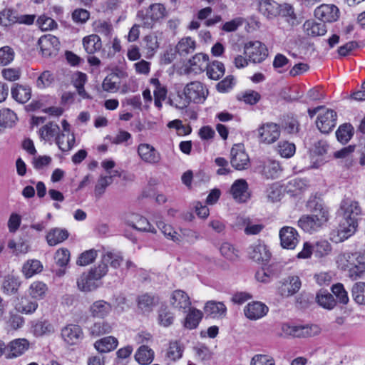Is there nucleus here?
<instances>
[{
  "label": "nucleus",
  "mask_w": 365,
  "mask_h": 365,
  "mask_svg": "<svg viewBox=\"0 0 365 365\" xmlns=\"http://www.w3.org/2000/svg\"><path fill=\"white\" fill-rule=\"evenodd\" d=\"M230 193L237 202H246L250 196L246 180L244 179L235 180L231 187Z\"/></svg>",
  "instance_id": "obj_20"
},
{
  "label": "nucleus",
  "mask_w": 365,
  "mask_h": 365,
  "mask_svg": "<svg viewBox=\"0 0 365 365\" xmlns=\"http://www.w3.org/2000/svg\"><path fill=\"white\" fill-rule=\"evenodd\" d=\"M354 134V128L349 123H344L339 127L336 131L337 140L341 143H346Z\"/></svg>",
  "instance_id": "obj_47"
},
{
  "label": "nucleus",
  "mask_w": 365,
  "mask_h": 365,
  "mask_svg": "<svg viewBox=\"0 0 365 365\" xmlns=\"http://www.w3.org/2000/svg\"><path fill=\"white\" fill-rule=\"evenodd\" d=\"M143 47L147 50V53L153 55L159 47L158 38L154 34H149L143 38Z\"/></svg>",
  "instance_id": "obj_61"
},
{
  "label": "nucleus",
  "mask_w": 365,
  "mask_h": 365,
  "mask_svg": "<svg viewBox=\"0 0 365 365\" xmlns=\"http://www.w3.org/2000/svg\"><path fill=\"white\" fill-rule=\"evenodd\" d=\"M250 365H275V361L269 355L256 354L252 358Z\"/></svg>",
  "instance_id": "obj_64"
},
{
  "label": "nucleus",
  "mask_w": 365,
  "mask_h": 365,
  "mask_svg": "<svg viewBox=\"0 0 365 365\" xmlns=\"http://www.w3.org/2000/svg\"><path fill=\"white\" fill-rule=\"evenodd\" d=\"M220 252L224 257L229 260L234 261L238 258V251L228 242H223L221 245Z\"/></svg>",
  "instance_id": "obj_55"
},
{
  "label": "nucleus",
  "mask_w": 365,
  "mask_h": 365,
  "mask_svg": "<svg viewBox=\"0 0 365 365\" xmlns=\"http://www.w3.org/2000/svg\"><path fill=\"white\" fill-rule=\"evenodd\" d=\"M158 227L161 232L168 239L173 242H179V235L174 230L172 226L165 224L163 222H158L157 223Z\"/></svg>",
  "instance_id": "obj_58"
},
{
  "label": "nucleus",
  "mask_w": 365,
  "mask_h": 365,
  "mask_svg": "<svg viewBox=\"0 0 365 365\" xmlns=\"http://www.w3.org/2000/svg\"><path fill=\"white\" fill-rule=\"evenodd\" d=\"M60 128L56 123H48L39 130L41 138L45 140H51L53 138L59 135Z\"/></svg>",
  "instance_id": "obj_46"
},
{
  "label": "nucleus",
  "mask_w": 365,
  "mask_h": 365,
  "mask_svg": "<svg viewBox=\"0 0 365 365\" xmlns=\"http://www.w3.org/2000/svg\"><path fill=\"white\" fill-rule=\"evenodd\" d=\"M304 29L307 36L316 37L323 36L327 33L326 25L323 22L307 21L304 24Z\"/></svg>",
  "instance_id": "obj_32"
},
{
  "label": "nucleus",
  "mask_w": 365,
  "mask_h": 365,
  "mask_svg": "<svg viewBox=\"0 0 365 365\" xmlns=\"http://www.w3.org/2000/svg\"><path fill=\"white\" fill-rule=\"evenodd\" d=\"M68 236L69 233L66 229L55 227L48 232L46 240L49 246H55L66 240Z\"/></svg>",
  "instance_id": "obj_28"
},
{
  "label": "nucleus",
  "mask_w": 365,
  "mask_h": 365,
  "mask_svg": "<svg viewBox=\"0 0 365 365\" xmlns=\"http://www.w3.org/2000/svg\"><path fill=\"white\" fill-rule=\"evenodd\" d=\"M17 120L16 113L9 108L0 110V126L11 127Z\"/></svg>",
  "instance_id": "obj_51"
},
{
  "label": "nucleus",
  "mask_w": 365,
  "mask_h": 365,
  "mask_svg": "<svg viewBox=\"0 0 365 365\" xmlns=\"http://www.w3.org/2000/svg\"><path fill=\"white\" fill-rule=\"evenodd\" d=\"M268 307L259 302L249 303L244 309L246 317L251 320H257L267 314Z\"/></svg>",
  "instance_id": "obj_22"
},
{
  "label": "nucleus",
  "mask_w": 365,
  "mask_h": 365,
  "mask_svg": "<svg viewBox=\"0 0 365 365\" xmlns=\"http://www.w3.org/2000/svg\"><path fill=\"white\" fill-rule=\"evenodd\" d=\"M108 271V267L103 262L102 259L96 267H94L88 271L92 275L94 279H97L101 282V279L105 277Z\"/></svg>",
  "instance_id": "obj_60"
},
{
  "label": "nucleus",
  "mask_w": 365,
  "mask_h": 365,
  "mask_svg": "<svg viewBox=\"0 0 365 365\" xmlns=\"http://www.w3.org/2000/svg\"><path fill=\"white\" fill-rule=\"evenodd\" d=\"M308 184L304 179L294 178L289 180L287 185L286 189L287 192L293 196H297L307 190Z\"/></svg>",
  "instance_id": "obj_40"
},
{
  "label": "nucleus",
  "mask_w": 365,
  "mask_h": 365,
  "mask_svg": "<svg viewBox=\"0 0 365 365\" xmlns=\"http://www.w3.org/2000/svg\"><path fill=\"white\" fill-rule=\"evenodd\" d=\"M339 214L342 219L340 221L338 236L341 240H346L355 233L362 210L357 201L347 198L341 201Z\"/></svg>",
  "instance_id": "obj_1"
},
{
  "label": "nucleus",
  "mask_w": 365,
  "mask_h": 365,
  "mask_svg": "<svg viewBox=\"0 0 365 365\" xmlns=\"http://www.w3.org/2000/svg\"><path fill=\"white\" fill-rule=\"evenodd\" d=\"M31 328L36 336H43L54 331L53 325L48 321H38L32 324Z\"/></svg>",
  "instance_id": "obj_50"
},
{
  "label": "nucleus",
  "mask_w": 365,
  "mask_h": 365,
  "mask_svg": "<svg viewBox=\"0 0 365 365\" xmlns=\"http://www.w3.org/2000/svg\"><path fill=\"white\" fill-rule=\"evenodd\" d=\"M282 127L284 132L289 135H296L299 130V123L294 117H287L284 119Z\"/></svg>",
  "instance_id": "obj_53"
},
{
  "label": "nucleus",
  "mask_w": 365,
  "mask_h": 365,
  "mask_svg": "<svg viewBox=\"0 0 365 365\" xmlns=\"http://www.w3.org/2000/svg\"><path fill=\"white\" fill-rule=\"evenodd\" d=\"M280 133L279 125L274 123H264L258 128L259 141L267 144H272L277 141Z\"/></svg>",
  "instance_id": "obj_9"
},
{
  "label": "nucleus",
  "mask_w": 365,
  "mask_h": 365,
  "mask_svg": "<svg viewBox=\"0 0 365 365\" xmlns=\"http://www.w3.org/2000/svg\"><path fill=\"white\" fill-rule=\"evenodd\" d=\"M118 344L117 339L109 336L103 337L94 344L96 350L100 353H107L114 350Z\"/></svg>",
  "instance_id": "obj_31"
},
{
  "label": "nucleus",
  "mask_w": 365,
  "mask_h": 365,
  "mask_svg": "<svg viewBox=\"0 0 365 365\" xmlns=\"http://www.w3.org/2000/svg\"><path fill=\"white\" fill-rule=\"evenodd\" d=\"M245 53L253 63H261L268 56L266 46L259 41H250L245 44Z\"/></svg>",
  "instance_id": "obj_6"
},
{
  "label": "nucleus",
  "mask_w": 365,
  "mask_h": 365,
  "mask_svg": "<svg viewBox=\"0 0 365 365\" xmlns=\"http://www.w3.org/2000/svg\"><path fill=\"white\" fill-rule=\"evenodd\" d=\"M257 169L265 178L271 179L278 178L282 172L279 162L272 159L259 160Z\"/></svg>",
  "instance_id": "obj_15"
},
{
  "label": "nucleus",
  "mask_w": 365,
  "mask_h": 365,
  "mask_svg": "<svg viewBox=\"0 0 365 365\" xmlns=\"http://www.w3.org/2000/svg\"><path fill=\"white\" fill-rule=\"evenodd\" d=\"M277 151L282 158H289L295 153L296 147L292 143L281 141L277 145Z\"/></svg>",
  "instance_id": "obj_52"
},
{
  "label": "nucleus",
  "mask_w": 365,
  "mask_h": 365,
  "mask_svg": "<svg viewBox=\"0 0 365 365\" xmlns=\"http://www.w3.org/2000/svg\"><path fill=\"white\" fill-rule=\"evenodd\" d=\"M307 206L309 210L311 212L310 215L314 217H320L321 216H324V218H325V223L328 221V209L319 199L314 197L309 200Z\"/></svg>",
  "instance_id": "obj_26"
},
{
  "label": "nucleus",
  "mask_w": 365,
  "mask_h": 365,
  "mask_svg": "<svg viewBox=\"0 0 365 365\" xmlns=\"http://www.w3.org/2000/svg\"><path fill=\"white\" fill-rule=\"evenodd\" d=\"M75 136L73 133H61L56 136V143L59 149L63 152L71 150L75 144Z\"/></svg>",
  "instance_id": "obj_37"
},
{
  "label": "nucleus",
  "mask_w": 365,
  "mask_h": 365,
  "mask_svg": "<svg viewBox=\"0 0 365 365\" xmlns=\"http://www.w3.org/2000/svg\"><path fill=\"white\" fill-rule=\"evenodd\" d=\"M112 176H101L95 187V195L101 197L105 192L106 188L112 183Z\"/></svg>",
  "instance_id": "obj_63"
},
{
  "label": "nucleus",
  "mask_w": 365,
  "mask_h": 365,
  "mask_svg": "<svg viewBox=\"0 0 365 365\" xmlns=\"http://www.w3.org/2000/svg\"><path fill=\"white\" fill-rule=\"evenodd\" d=\"M279 4L273 0H259L258 10L267 19H273L278 16Z\"/></svg>",
  "instance_id": "obj_27"
},
{
  "label": "nucleus",
  "mask_w": 365,
  "mask_h": 365,
  "mask_svg": "<svg viewBox=\"0 0 365 365\" xmlns=\"http://www.w3.org/2000/svg\"><path fill=\"white\" fill-rule=\"evenodd\" d=\"M226 307L222 302L210 301L206 303L205 312L212 318H219L225 316Z\"/></svg>",
  "instance_id": "obj_35"
},
{
  "label": "nucleus",
  "mask_w": 365,
  "mask_h": 365,
  "mask_svg": "<svg viewBox=\"0 0 365 365\" xmlns=\"http://www.w3.org/2000/svg\"><path fill=\"white\" fill-rule=\"evenodd\" d=\"M182 347L178 341H172L170 343L169 348L167 351V356L171 361H176L182 357Z\"/></svg>",
  "instance_id": "obj_59"
},
{
  "label": "nucleus",
  "mask_w": 365,
  "mask_h": 365,
  "mask_svg": "<svg viewBox=\"0 0 365 365\" xmlns=\"http://www.w3.org/2000/svg\"><path fill=\"white\" fill-rule=\"evenodd\" d=\"M53 81L54 77L51 71H45L38 77L36 86L40 89H43L50 86Z\"/></svg>",
  "instance_id": "obj_62"
},
{
  "label": "nucleus",
  "mask_w": 365,
  "mask_h": 365,
  "mask_svg": "<svg viewBox=\"0 0 365 365\" xmlns=\"http://www.w3.org/2000/svg\"><path fill=\"white\" fill-rule=\"evenodd\" d=\"M112 330L113 324L108 321H99L95 322L89 329L90 334L95 336L109 334Z\"/></svg>",
  "instance_id": "obj_44"
},
{
  "label": "nucleus",
  "mask_w": 365,
  "mask_h": 365,
  "mask_svg": "<svg viewBox=\"0 0 365 365\" xmlns=\"http://www.w3.org/2000/svg\"><path fill=\"white\" fill-rule=\"evenodd\" d=\"M83 44L86 51L89 54L99 51L102 46L100 37L96 34L85 37L83 40Z\"/></svg>",
  "instance_id": "obj_43"
},
{
  "label": "nucleus",
  "mask_w": 365,
  "mask_h": 365,
  "mask_svg": "<svg viewBox=\"0 0 365 365\" xmlns=\"http://www.w3.org/2000/svg\"><path fill=\"white\" fill-rule=\"evenodd\" d=\"M299 235L292 227H284L279 231L281 245L285 249H294L299 242Z\"/></svg>",
  "instance_id": "obj_17"
},
{
  "label": "nucleus",
  "mask_w": 365,
  "mask_h": 365,
  "mask_svg": "<svg viewBox=\"0 0 365 365\" xmlns=\"http://www.w3.org/2000/svg\"><path fill=\"white\" fill-rule=\"evenodd\" d=\"M101 285L97 279L93 278V275L89 272H83L77 279V287L82 292H92Z\"/></svg>",
  "instance_id": "obj_24"
},
{
  "label": "nucleus",
  "mask_w": 365,
  "mask_h": 365,
  "mask_svg": "<svg viewBox=\"0 0 365 365\" xmlns=\"http://www.w3.org/2000/svg\"><path fill=\"white\" fill-rule=\"evenodd\" d=\"M63 339L70 345L77 344L83 337V333L78 325L69 324L61 330Z\"/></svg>",
  "instance_id": "obj_19"
},
{
  "label": "nucleus",
  "mask_w": 365,
  "mask_h": 365,
  "mask_svg": "<svg viewBox=\"0 0 365 365\" xmlns=\"http://www.w3.org/2000/svg\"><path fill=\"white\" fill-rule=\"evenodd\" d=\"M184 101L180 104H176V108L183 109L193 102L195 103H203L208 94V90L200 81H192L186 85L184 88Z\"/></svg>",
  "instance_id": "obj_3"
},
{
  "label": "nucleus",
  "mask_w": 365,
  "mask_h": 365,
  "mask_svg": "<svg viewBox=\"0 0 365 365\" xmlns=\"http://www.w3.org/2000/svg\"><path fill=\"white\" fill-rule=\"evenodd\" d=\"M98 252L94 249H91L82 252L77 261L76 264L79 266H86L91 264L97 257Z\"/></svg>",
  "instance_id": "obj_54"
},
{
  "label": "nucleus",
  "mask_w": 365,
  "mask_h": 365,
  "mask_svg": "<svg viewBox=\"0 0 365 365\" xmlns=\"http://www.w3.org/2000/svg\"><path fill=\"white\" fill-rule=\"evenodd\" d=\"M29 348V343L24 339H19L10 342L5 350L6 358H14L21 355Z\"/></svg>",
  "instance_id": "obj_25"
},
{
  "label": "nucleus",
  "mask_w": 365,
  "mask_h": 365,
  "mask_svg": "<svg viewBox=\"0 0 365 365\" xmlns=\"http://www.w3.org/2000/svg\"><path fill=\"white\" fill-rule=\"evenodd\" d=\"M248 255L250 259L262 264L267 263L271 258L269 250L261 241H257L249 247Z\"/></svg>",
  "instance_id": "obj_10"
},
{
  "label": "nucleus",
  "mask_w": 365,
  "mask_h": 365,
  "mask_svg": "<svg viewBox=\"0 0 365 365\" xmlns=\"http://www.w3.org/2000/svg\"><path fill=\"white\" fill-rule=\"evenodd\" d=\"M206 69L207 76L213 80H218L225 73L224 64L217 61L208 64Z\"/></svg>",
  "instance_id": "obj_48"
},
{
  "label": "nucleus",
  "mask_w": 365,
  "mask_h": 365,
  "mask_svg": "<svg viewBox=\"0 0 365 365\" xmlns=\"http://www.w3.org/2000/svg\"><path fill=\"white\" fill-rule=\"evenodd\" d=\"M167 16L168 11L165 6L160 3L150 4L145 14L143 11L138 13V17L141 21V26L147 29H152L156 22L167 17Z\"/></svg>",
  "instance_id": "obj_4"
},
{
  "label": "nucleus",
  "mask_w": 365,
  "mask_h": 365,
  "mask_svg": "<svg viewBox=\"0 0 365 365\" xmlns=\"http://www.w3.org/2000/svg\"><path fill=\"white\" fill-rule=\"evenodd\" d=\"M208 56L202 53L195 55L188 61L190 69L195 72L204 71L208 66Z\"/></svg>",
  "instance_id": "obj_36"
},
{
  "label": "nucleus",
  "mask_w": 365,
  "mask_h": 365,
  "mask_svg": "<svg viewBox=\"0 0 365 365\" xmlns=\"http://www.w3.org/2000/svg\"><path fill=\"white\" fill-rule=\"evenodd\" d=\"M21 284V281L19 277L13 275H7L2 282L1 289L4 293L8 295L16 294Z\"/></svg>",
  "instance_id": "obj_29"
},
{
  "label": "nucleus",
  "mask_w": 365,
  "mask_h": 365,
  "mask_svg": "<svg viewBox=\"0 0 365 365\" xmlns=\"http://www.w3.org/2000/svg\"><path fill=\"white\" fill-rule=\"evenodd\" d=\"M135 360L141 365H148L150 364L154 359V352L147 346L139 347L135 354Z\"/></svg>",
  "instance_id": "obj_38"
},
{
  "label": "nucleus",
  "mask_w": 365,
  "mask_h": 365,
  "mask_svg": "<svg viewBox=\"0 0 365 365\" xmlns=\"http://www.w3.org/2000/svg\"><path fill=\"white\" fill-rule=\"evenodd\" d=\"M12 98L21 103H26L31 98V88L29 87L14 84L11 88Z\"/></svg>",
  "instance_id": "obj_33"
},
{
  "label": "nucleus",
  "mask_w": 365,
  "mask_h": 365,
  "mask_svg": "<svg viewBox=\"0 0 365 365\" xmlns=\"http://www.w3.org/2000/svg\"><path fill=\"white\" fill-rule=\"evenodd\" d=\"M324 224V216L314 217L312 215H304L298 220V226L304 232L310 234L317 232Z\"/></svg>",
  "instance_id": "obj_11"
},
{
  "label": "nucleus",
  "mask_w": 365,
  "mask_h": 365,
  "mask_svg": "<svg viewBox=\"0 0 365 365\" xmlns=\"http://www.w3.org/2000/svg\"><path fill=\"white\" fill-rule=\"evenodd\" d=\"M338 267L353 281L365 277V257L359 252H344L336 259Z\"/></svg>",
  "instance_id": "obj_2"
},
{
  "label": "nucleus",
  "mask_w": 365,
  "mask_h": 365,
  "mask_svg": "<svg viewBox=\"0 0 365 365\" xmlns=\"http://www.w3.org/2000/svg\"><path fill=\"white\" fill-rule=\"evenodd\" d=\"M283 330L288 334L294 337H310L319 333V328L317 325H284Z\"/></svg>",
  "instance_id": "obj_12"
},
{
  "label": "nucleus",
  "mask_w": 365,
  "mask_h": 365,
  "mask_svg": "<svg viewBox=\"0 0 365 365\" xmlns=\"http://www.w3.org/2000/svg\"><path fill=\"white\" fill-rule=\"evenodd\" d=\"M339 9L334 4H322L314 10V16L322 22H334L339 18Z\"/></svg>",
  "instance_id": "obj_14"
},
{
  "label": "nucleus",
  "mask_w": 365,
  "mask_h": 365,
  "mask_svg": "<svg viewBox=\"0 0 365 365\" xmlns=\"http://www.w3.org/2000/svg\"><path fill=\"white\" fill-rule=\"evenodd\" d=\"M202 317L203 314L201 311L196 308H189V312L185 318L184 327L188 329L197 328Z\"/></svg>",
  "instance_id": "obj_34"
},
{
  "label": "nucleus",
  "mask_w": 365,
  "mask_h": 365,
  "mask_svg": "<svg viewBox=\"0 0 365 365\" xmlns=\"http://www.w3.org/2000/svg\"><path fill=\"white\" fill-rule=\"evenodd\" d=\"M138 153L142 160L147 163L157 164L161 160L160 153L150 144H140L138 148Z\"/></svg>",
  "instance_id": "obj_18"
},
{
  "label": "nucleus",
  "mask_w": 365,
  "mask_h": 365,
  "mask_svg": "<svg viewBox=\"0 0 365 365\" xmlns=\"http://www.w3.org/2000/svg\"><path fill=\"white\" fill-rule=\"evenodd\" d=\"M336 120V113L332 109H326L318 115L316 125L321 133H329L335 127Z\"/></svg>",
  "instance_id": "obj_7"
},
{
  "label": "nucleus",
  "mask_w": 365,
  "mask_h": 365,
  "mask_svg": "<svg viewBox=\"0 0 365 365\" xmlns=\"http://www.w3.org/2000/svg\"><path fill=\"white\" fill-rule=\"evenodd\" d=\"M195 48V42L190 37L182 38L176 46L177 52L182 56L192 53Z\"/></svg>",
  "instance_id": "obj_45"
},
{
  "label": "nucleus",
  "mask_w": 365,
  "mask_h": 365,
  "mask_svg": "<svg viewBox=\"0 0 365 365\" xmlns=\"http://www.w3.org/2000/svg\"><path fill=\"white\" fill-rule=\"evenodd\" d=\"M351 296L357 304L365 305V282H359L354 284L351 289Z\"/></svg>",
  "instance_id": "obj_49"
},
{
  "label": "nucleus",
  "mask_w": 365,
  "mask_h": 365,
  "mask_svg": "<svg viewBox=\"0 0 365 365\" xmlns=\"http://www.w3.org/2000/svg\"><path fill=\"white\" fill-rule=\"evenodd\" d=\"M41 53L44 56L56 55L60 48V42L57 37L52 35L41 36L38 41Z\"/></svg>",
  "instance_id": "obj_13"
},
{
  "label": "nucleus",
  "mask_w": 365,
  "mask_h": 365,
  "mask_svg": "<svg viewBox=\"0 0 365 365\" xmlns=\"http://www.w3.org/2000/svg\"><path fill=\"white\" fill-rule=\"evenodd\" d=\"M302 281L297 275H289L283 278L277 288V293L282 297H289L299 292Z\"/></svg>",
  "instance_id": "obj_5"
},
{
  "label": "nucleus",
  "mask_w": 365,
  "mask_h": 365,
  "mask_svg": "<svg viewBox=\"0 0 365 365\" xmlns=\"http://www.w3.org/2000/svg\"><path fill=\"white\" fill-rule=\"evenodd\" d=\"M170 304L173 308L185 312L187 308H190L191 302L184 291L178 289L171 294Z\"/></svg>",
  "instance_id": "obj_21"
},
{
  "label": "nucleus",
  "mask_w": 365,
  "mask_h": 365,
  "mask_svg": "<svg viewBox=\"0 0 365 365\" xmlns=\"http://www.w3.org/2000/svg\"><path fill=\"white\" fill-rule=\"evenodd\" d=\"M158 304V298L148 293L138 297V307L143 312H150Z\"/></svg>",
  "instance_id": "obj_30"
},
{
  "label": "nucleus",
  "mask_w": 365,
  "mask_h": 365,
  "mask_svg": "<svg viewBox=\"0 0 365 365\" xmlns=\"http://www.w3.org/2000/svg\"><path fill=\"white\" fill-rule=\"evenodd\" d=\"M47 291L46 284L41 282H34L30 286V294L34 299H42Z\"/></svg>",
  "instance_id": "obj_56"
},
{
  "label": "nucleus",
  "mask_w": 365,
  "mask_h": 365,
  "mask_svg": "<svg viewBox=\"0 0 365 365\" xmlns=\"http://www.w3.org/2000/svg\"><path fill=\"white\" fill-rule=\"evenodd\" d=\"M317 303L322 307L331 309L336 305V301L331 294L324 289H320L316 296Z\"/></svg>",
  "instance_id": "obj_39"
},
{
  "label": "nucleus",
  "mask_w": 365,
  "mask_h": 365,
  "mask_svg": "<svg viewBox=\"0 0 365 365\" xmlns=\"http://www.w3.org/2000/svg\"><path fill=\"white\" fill-rule=\"evenodd\" d=\"M43 265L39 260L29 259L22 267V272L26 278H30L36 274L40 273Z\"/></svg>",
  "instance_id": "obj_41"
},
{
  "label": "nucleus",
  "mask_w": 365,
  "mask_h": 365,
  "mask_svg": "<svg viewBox=\"0 0 365 365\" xmlns=\"http://www.w3.org/2000/svg\"><path fill=\"white\" fill-rule=\"evenodd\" d=\"M173 314L167 307H161L158 314L159 324L165 327H168L173 323Z\"/></svg>",
  "instance_id": "obj_57"
},
{
  "label": "nucleus",
  "mask_w": 365,
  "mask_h": 365,
  "mask_svg": "<svg viewBox=\"0 0 365 365\" xmlns=\"http://www.w3.org/2000/svg\"><path fill=\"white\" fill-rule=\"evenodd\" d=\"M230 163L232 166L238 170H245L250 164V158L245 153L243 145L236 144L231 149Z\"/></svg>",
  "instance_id": "obj_8"
},
{
  "label": "nucleus",
  "mask_w": 365,
  "mask_h": 365,
  "mask_svg": "<svg viewBox=\"0 0 365 365\" xmlns=\"http://www.w3.org/2000/svg\"><path fill=\"white\" fill-rule=\"evenodd\" d=\"M125 223L133 228L141 232L155 233V229L150 224L146 218L137 214H130L125 217Z\"/></svg>",
  "instance_id": "obj_16"
},
{
  "label": "nucleus",
  "mask_w": 365,
  "mask_h": 365,
  "mask_svg": "<svg viewBox=\"0 0 365 365\" xmlns=\"http://www.w3.org/2000/svg\"><path fill=\"white\" fill-rule=\"evenodd\" d=\"M279 16L286 18V21L289 23V25L294 26L299 24L297 16L294 13V9L293 6L289 4H279V8L278 9Z\"/></svg>",
  "instance_id": "obj_42"
},
{
  "label": "nucleus",
  "mask_w": 365,
  "mask_h": 365,
  "mask_svg": "<svg viewBox=\"0 0 365 365\" xmlns=\"http://www.w3.org/2000/svg\"><path fill=\"white\" fill-rule=\"evenodd\" d=\"M113 307L110 303L103 300L94 302L89 307V312L94 318L103 319L111 312Z\"/></svg>",
  "instance_id": "obj_23"
}]
</instances>
